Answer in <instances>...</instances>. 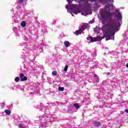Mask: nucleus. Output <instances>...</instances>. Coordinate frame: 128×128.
Masks as SVG:
<instances>
[{
	"mask_svg": "<svg viewBox=\"0 0 128 128\" xmlns=\"http://www.w3.org/2000/svg\"><path fill=\"white\" fill-rule=\"evenodd\" d=\"M48 104H48V103H47Z\"/></svg>",
	"mask_w": 128,
	"mask_h": 128,
	"instance_id": "nucleus-51",
	"label": "nucleus"
},
{
	"mask_svg": "<svg viewBox=\"0 0 128 128\" xmlns=\"http://www.w3.org/2000/svg\"><path fill=\"white\" fill-rule=\"evenodd\" d=\"M86 28H90V26L88 24H82V28L80 30H76L74 34L76 36H78V34H80L82 32H84Z\"/></svg>",
	"mask_w": 128,
	"mask_h": 128,
	"instance_id": "nucleus-6",
	"label": "nucleus"
},
{
	"mask_svg": "<svg viewBox=\"0 0 128 128\" xmlns=\"http://www.w3.org/2000/svg\"><path fill=\"white\" fill-rule=\"evenodd\" d=\"M56 21H55V22H53L52 23V24H56Z\"/></svg>",
	"mask_w": 128,
	"mask_h": 128,
	"instance_id": "nucleus-41",
	"label": "nucleus"
},
{
	"mask_svg": "<svg viewBox=\"0 0 128 128\" xmlns=\"http://www.w3.org/2000/svg\"><path fill=\"white\" fill-rule=\"evenodd\" d=\"M47 80H48V82L49 84H50V82H52V81L50 80V78H47Z\"/></svg>",
	"mask_w": 128,
	"mask_h": 128,
	"instance_id": "nucleus-29",
	"label": "nucleus"
},
{
	"mask_svg": "<svg viewBox=\"0 0 128 128\" xmlns=\"http://www.w3.org/2000/svg\"><path fill=\"white\" fill-rule=\"evenodd\" d=\"M42 31L43 32H46L47 30L46 28V26H44V28H42Z\"/></svg>",
	"mask_w": 128,
	"mask_h": 128,
	"instance_id": "nucleus-23",
	"label": "nucleus"
},
{
	"mask_svg": "<svg viewBox=\"0 0 128 128\" xmlns=\"http://www.w3.org/2000/svg\"><path fill=\"white\" fill-rule=\"evenodd\" d=\"M52 106H56V104H59V103L58 102H55L54 103H50Z\"/></svg>",
	"mask_w": 128,
	"mask_h": 128,
	"instance_id": "nucleus-28",
	"label": "nucleus"
},
{
	"mask_svg": "<svg viewBox=\"0 0 128 128\" xmlns=\"http://www.w3.org/2000/svg\"><path fill=\"white\" fill-rule=\"evenodd\" d=\"M94 32H98V30H102V28H100V27L96 26L94 28Z\"/></svg>",
	"mask_w": 128,
	"mask_h": 128,
	"instance_id": "nucleus-18",
	"label": "nucleus"
},
{
	"mask_svg": "<svg viewBox=\"0 0 128 128\" xmlns=\"http://www.w3.org/2000/svg\"><path fill=\"white\" fill-rule=\"evenodd\" d=\"M72 16H74V14H72Z\"/></svg>",
	"mask_w": 128,
	"mask_h": 128,
	"instance_id": "nucleus-47",
	"label": "nucleus"
},
{
	"mask_svg": "<svg viewBox=\"0 0 128 128\" xmlns=\"http://www.w3.org/2000/svg\"><path fill=\"white\" fill-rule=\"evenodd\" d=\"M44 110H46V108H44Z\"/></svg>",
	"mask_w": 128,
	"mask_h": 128,
	"instance_id": "nucleus-48",
	"label": "nucleus"
},
{
	"mask_svg": "<svg viewBox=\"0 0 128 128\" xmlns=\"http://www.w3.org/2000/svg\"><path fill=\"white\" fill-rule=\"evenodd\" d=\"M44 44H40V45H38V48H37V50H39V52H42V48H44Z\"/></svg>",
	"mask_w": 128,
	"mask_h": 128,
	"instance_id": "nucleus-10",
	"label": "nucleus"
},
{
	"mask_svg": "<svg viewBox=\"0 0 128 128\" xmlns=\"http://www.w3.org/2000/svg\"><path fill=\"white\" fill-rule=\"evenodd\" d=\"M11 106H12V104Z\"/></svg>",
	"mask_w": 128,
	"mask_h": 128,
	"instance_id": "nucleus-52",
	"label": "nucleus"
},
{
	"mask_svg": "<svg viewBox=\"0 0 128 128\" xmlns=\"http://www.w3.org/2000/svg\"><path fill=\"white\" fill-rule=\"evenodd\" d=\"M11 106H12V104Z\"/></svg>",
	"mask_w": 128,
	"mask_h": 128,
	"instance_id": "nucleus-53",
	"label": "nucleus"
},
{
	"mask_svg": "<svg viewBox=\"0 0 128 128\" xmlns=\"http://www.w3.org/2000/svg\"><path fill=\"white\" fill-rule=\"evenodd\" d=\"M0 105L1 106L2 108H4L6 106V104L4 102L0 103Z\"/></svg>",
	"mask_w": 128,
	"mask_h": 128,
	"instance_id": "nucleus-21",
	"label": "nucleus"
},
{
	"mask_svg": "<svg viewBox=\"0 0 128 128\" xmlns=\"http://www.w3.org/2000/svg\"><path fill=\"white\" fill-rule=\"evenodd\" d=\"M17 88H22V86H20V85H18L17 86Z\"/></svg>",
	"mask_w": 128,
	"mask_h": 128,
	"instance_id": "nucleus-39",
	"label": "nucleus"
},
{
	"mask_svg": "<svg viewBox=\"0 0 128 128\" xmlns=\"http://www.w3.org/2000/svg\"><path fill=\"white\" fill-rule=\"evenodd\" d=\"M39 118L42 120H45L44 124H46V122H52V116L50 114V113H46L42 116H40Z\"/></svg>",
	"mask_w": 128,
	"mask_h": 128,
	"instance_id": "nucleus-4",
	"label": "nucleus"
},
{
	"mask_svg": "<svg viewBox=\"0 0 128 128\" xmlns=\"http://www.w3.org/2000/svg\"><path fill=\"white\" fill-rule=\"evenodd\" d=\"M58 104H60V106H64V105L66 104V103H64V102H60Z\"/></svg>",
	"mask_w": 128,
	"mask_h": 128,
	"instance_id": "nucleus-35",
	"label": "nucleus"
},
{
	"mask_svg": "<svg viewBox=\"0 0 128 128\" xmlns=\"http://www.w3.org/2000/svg\"><path fill=\"white\" fill-rule=\"evenodd\" d=\"M92 36H90L87 38V40H90V42L92 40Z\"/></svg>",
	"mask_w": 128,
	"mask_h": 128,
	"instance_id": "nucleus-32",
	"label": "nucleus"
},
{
	"mask_svg": "<svg viewBox=\"0 0 128 128\" xmlns=\"http://www.w3.org/2000/svg\"><path fill=\"white\" fill-rule=\"evenodd\" d=\"M34 88H33L32 90L34 92H36V89H37V88H36V86H34Z\"/></svg>",
	"mask_w": 128,
	"mask_h": 128,
	"instance_id": "nucleus-30",
	"label": "nucleus"
},
{
	"mask_svg": "<svg viewBox=\"0 0 128 128\" xmlns=\"http://www.w3.org/2000/svg\"><path fill=\"white\" fill-rule=\"evenodd\" d=\"M114 2V0H110V2H109L104 4H107L105 6V9L102 10V11H100V14L101 18L102 14L106 16V14H112V15L110 16V18H111L112 22H114V24H117L118 26H120V22H122V14H120V10H116L118 12L117 14H116V13L114 12H110V8H112V10H114V4H112ZM114 14H115V18L113 20L112 16H114Z\"/></svg>",
	"mask_w": 128,
	"mask_h": 128,
	"instance_id": "nucleus-2",
	"label": "nucleus"
},
{
	"mask_svg": "<svg viewBox=\"0 0 128 128\" xmlns=\"http://www.w3.org/2000/svg\"><path fill=\"white\" fill-rule=\"evenodd\" d=\"M110 16H112L111 13L108 14L105 16L104 14L102 15V18L103 22H106V20H108V28H106L105 33L102 36H98V42H100L104 38H106V40H114V36L116 34V32H118L120 29L118 28V24H114V22L112 20Z\"/></svg>",
	"mask_w": 128,
	"mask_h": 128,
	"instance_id": "nucleus-1",
	"label": "nucleus"
},
{
	"mask_svg": "<svg viewBox=\"0 0 128 128\" xmlns=\"http://www.w3.org/2000/svg\"><path fill=\"white\" fill-rule=\"evenodd\" d=\"M66 2H68V6H77L72 4V0H66Z\"/></svg>",
	"mask_w": 128,
	"mask_h": 128,
	"instance_id": "nucleus-15",
	"label": "nucleus"
},
{
	"mask_svg": "<svg viewBox=\"0 0 128 128\" xmlns=\"http://www.w3.org/2000/svg\"><path fill=\"white\" fill-rule=\"evenodd\" d=\"M40 108L41 110H44V104H40Z\"/></svg>",
	"mask_w": 128,
	"mask_h": 128,
	"instance_id": "nucleus-31",
	"label": "nucleus"
},
{
	"mask_svg": "<svg viewBox=\"0 0 128 128\" xmlns=\"http://www.w3.org/2000/svg\"><path fill=\"white\" fill-rule=\"evenodd\" d=\"M94 124L95 126H96V128H98V126H102V123H100V122H94Z\"/></svg>",
	"mask_w": 128,
	"mask_h": 128,
	"instance_id": "nucleus-12",
	"label": "nucleus"
},
{
	"mask_svg": "<svg viewBox=\"0 0 128 128\" xmlns=\"http://www.w3.org/2000/svg\"><path fill=\"white\" fill-rule=\"evenodd\" d=\"M94 20H92L89 22V24H94Z\"/></svg>",
	"mask_w": 128,
	"mask_h": 128,
	"instance_id": "nucleus-36",
	"label": "nucleus"
},
{
	"mask_svg": "<svg viewBox=\"0 0 128 128\" xmlns=\"http://www.w3.org/2000/svg\"><path fill=\"white\" fill-rule=\"evenodd\" d=\"M74 2H98L100 4H108L110 2V0H74Z\"/></svg>",
	"mask_w": 128,
	"mask_h": 128,
	"instance_id": "nucleus-5",
	"label": "nucleus"
},
{
	"mask_svg": "<svg viewBox=\"0 0 128 128\" xmlns=\"http://www.w3.org/2000/svg\"><path fill=\"white\" fill-rule=\"evenodd\" d=\"M126 68H128V64H126Z\"/></svg>",
	"mask_w": 128,
	"mask_h": 128,
	"instance_id": "nucleus-46",
	"label": "nucleus"
},
{
	"mask_svg": "<svg viewBox=\"0 0 128 128\" xmlns=\"http://www.w3.org/2000/svg\"><path fill=\"white\" fill-rule=\"evenodd\" d=\"M19 128H24V126H22V124H19Z\"/></svg>",
	"mask_w": 128,
	"mask_h": 128,
	"instance_id": "nucleus-34",
	"label": "nucleus"
},
{
	"mask_svg": "<svg viewBox=\"0 0 128 128\" xmlns=\"http://www.w3.org/2000/svg\"><path fill=\"white\" fill-rule=\"evenodd\" d=\"M125 112H127V114H128V110L126 109L124 110Z\"/></svg>",
	"mask_w": 128,
	"mask_h": 128,
	"instance_id": "nucleus-40",
	"label": "nucleus"
},
{
	"mask_svg": "<svg viewBox=\"0 0 128 128\" xmlns=\"http://www.w3.org/2000/svg\"><path fill=\"white\" fill-rule=\"evenodd\" d=\"M95 6H98V2H95Z\"/></svg>",
	"mask_w": 128,
	"mask_h": 128,
	"instance_id": "nucleus-43",
	"label": "nucleus"
},
{
	"mask_svg": "<svg viewBox=\"0 0 128 128\" xmlns=\"http://www.w3.org/2000/svg\"><path fill=\"white\" fill-rule=\"evenodd\" d=\"M92 56H94V58L96 56V52L94 51L92 53Z\"/></svg>",
	"mask_w": 128,
	"mask_h": 128,
	"instance_id": "nucleus-27",
	"label": "nucleus"
},
{
	"mask_svg": "<svg viewBox=\"0 0 128 128\" xmlns=\"http://www.w3.org/2000/svg\"><path fill=\"white\" fill-rule=\"evenodd\" d=\"M58 90L60 92H64V87L59 86Z\"/></svg>",
	"mask_w": 128,
	"mask_h": 128,
	"instance_id": "nucleus-19",
	"label": "nucleus"
},
{
	"mask_svg": "<svg viewBox=\"0 0 128 128\" xmlns=\"http://www.w3.org/2000/svg\"><path fill=\"white\" fill-rule=\"evenodd\" d=\"M106 68H108V66H106Z\"/></svg>",
	"mask_w": 128,
	"mask_h": 128,
	"instance_id": "nucleus-50",
	"label": "nucleus"
},
{
	"mask_svg": "<svg viewBox=\"0 0 128 128\" xmlns=\"http://www.w3.org/2000/svg\"><path fill=\"white\" fill-rule=\"evenodd\" d=\"M76 112V110H74V107L72 106H68L67 112L68 114H72L73 112Z\"/></svg>",
	"mask_w": 128,
	"mask_h": 128,
	"instance_id": "nucleus-8",
	"label": "nucleus"
},
{
	"mask_svg": "<svg viewBox=\"0 0 128 128\" xmlns=\"http://www.w3.org/2000/svg\"><path fill=\"white\" fill-rule=\"evenodd\" d=\"M74 108H76V110H78V108H80V104L78 103L74 104Z\"/></svg>",
	"mask_w": 128,
	"mask_h": 128,
	"instance_id": "nucleus-14",
	"label": "nucleus"
},
{
	"mask_svg": "<svg viewBox=\"0 0 128 128\" xmlns=\"http://www.w3.org/2000/svg\"><path fill=\"white\" fill-rule=\"evenodd\" d=\"M18 2L19 4H24V0H18Z\"/></svg>",
	"mask_w": 128,
	"mask_h": 128,
	"instance_id": "nucleus-22",
	"label": "nucleus"
},
{
	"mask_svg": "<svg viewBox=\"0 0 128 128\" xmlns=\"http://www.w3.org/2000/svg\"><path fill=\"white\" fill-rule=\"evenodd\" d=\"M46 128V126L44 125H41L40 126V128Z\"/></svg>",
	"mask_w": 128,
	"mask_h": 128,
	"instance_id": "nucleus-37",
	"label": "nucleus"
},
{
	"mask_svg": "<svg viewBox=\"0 0 128 128\" xmlns=\"http://www.w3.org/2000/svg\"><path fill=\"white\" fill-rule=\"evenodd\" d=\"M84 12H82V14L83 16H87V14H92V11H90V6H86L84 7Z\"/></svg>",
	"mask_w": 128,
	"mask_h": 128,
	"instance_id": "nucleus-7",
	"label": "nucleus"
},
{
	"mask_svg": "<svg viewBox=\"0 0 128 128\" xmlns=\"http://www.w3.org/2000/svg\"><path fill=\"white\" fill-rule=\"evenodd\" d=\"M12 90H14V88H12Z\"/></svg>",
	"mask_w": 128,
	"mask_h": 128,
	"instance_id": "nucleus-49",
	"label": "nucleus"
},
{
	"mask_svg": "<svg viewBox=\"0 0 128 128\" xmlns=\"http://www.w3.org/2000/svg\"><path fill=\"white\" fill-rule=\"evenodd\" d=\"M64 44L66 48H70V43L68 41H64Z\"/></svg>",
	"mask_w": 128,
	"mask_h": 128,
	"instance_id": "nucleus-11",
	"label": "nucleus"
},
{
	"mask_svg": "<svg viewBox=\"0 0 128 128\" xmlns=\"http://www.w3.org/2000/svg\"><path fill=\"white\" fill-rule=\"evenodd\" d=\"M4 112L8 114V116H10V110H6Z\"/></svg>",
	"mask_w": 128,
	"mask_h": 128,
	"instance_id": "nucleus-20",
	"label": "nucleus"
},
{
	"mask_svg": "<svg viewBox=\"0 0 128 128\" xmlns=\"http://www.w3.org/2000/svg\"><path fill=\"white\" fill-rule=\"evenodd\" d=\"M44 72H42V80H44Z\"/></svg>",
	"mask_w": 128,
	"mask_h": 128,
	"instance_id": "nucleus-33",
	"label": "nucleus"
},
{
	"mask_svg": "<svg viewBox=\"0 0 128 128\" xmlns=\"http://www.w3.org/2000/svg\"><path fill=\"white\" fill-rule=\"evenodd\" d=\"M94 78H95L96 82H100V78H98V75L96 74H94Z\"/></svg>",
	"mask_w": 128,
	"mask_h": 128,
	"instance_id": "nucleus-16",
	"label": "nucleus"
},
{
	"mask_svg": "<svg viewBox=\"0 0 128 128\" xmlns=\"http://www.w3.org/2000/svg\"><path fill=\"white\" fill-rule=\"evenodd\" d=\"M14 80H15V82H20V77H16L15 78Z\"/></svg>",
	"mask_w": 128,
	"mask_h": 128,
	"instance_id": "nucleus-26",
	"label": "nucleus"
},
{
	"mask_svg": "<svg viewBox=\"0 0 128 128\" xmlns=\"http://www.w3.org/2000/svg\"><path fill=\"white\" fill-rule=\"evenodd\" d=\"M66 8L67 10V12L71 14H72V12L74 14H78L80 12V7L78 6L70 5V6H68V5L66 4Z\"/></svg>",
	"mask_w": 128,
	"mask_h": 128,
	"instance_id": "nucleus-3",
	"label": "nucleus"
},
{
	"mask_svg": "<svg viewBox=\"0 0 128 128\" xmlns=\"http://www.w3.org/2000/svg\"><path fill=\"white\" fill-rule=\"evenodd\" d=\"M68 66L66 65L64 68V72H68Z\"/></svg>",
	"mask_w": 128,
	"mask_h": 128,
	"instance_id": "nucleus-24",
	"label": "nucleus"
},
{
	"mask_svg": "<svg viewBox=\"0 0 128 128\" xmlns=\"http://www.w3.org/2000/svg\"><path fill=\"white\" fill-rule=\"evenodd\" d=\"M65 86H68V83H64Z\"/></svg>",
	"mask_w": 128,
	"mask_h": 128,
	"instance_id": "nucleus-45",
	"label": "nucleus"
},
{
	"mask_svg": "<svg viewBox=\"0 0 128 128\" xmlns=\"http://www.w3.org/2000/svg\"><path fill=\"white\" fill-rule=\"evenodd\" d=\"M52 76H56V74H58V72L56 71H53L52 72Z\"/></svg>",
	"mask_w": 128,
	"mask_h": 128,
	"instance_id": "nucleus-25",
	"label": "nucleus"
},
{
	"mask_svg": "<svg viewBox=\"0 0 128 128\" xmlns=\"http://www.w3.org/2000/svg\"><path fill=\"white\" fill-rule=\"evenodd\" d=\"M26 22H24V21H22V22H21V23H20V26H22V28H26Z\"/></svg>",
	"mask_w": 128,
	"mask_h": 128,
	"instance_id": "nucleus-17",
	"label": "nucleus"
},
{
	"mask_svg": "<svg viewBox=\"0 0 128 128\" xmlns=\"http://www.w3.org/2000/svg\"><path fill=\"white\" fill-rule=\"evenodd\" d=\"M98 42V36L96 38H91V41H90L88 44H90V42Z\"/></svg>",
	"mask_w": 128,
	"mask_h": 128,
	"instance_id": "nucleus-13",
	"label": "nucleus"
},
{
	"mask_svg": "<svg viewBox=\"0 0 128 128\" xmlns=\"http://www.w3.org/2000/svg\"><path fill=\"white\" fill-rule=\"evenodd\" d=\"M125 52H126V54H128V49L127 50H125Z\"/></svg>",
	"mask_w": 128,
	"mask_h": 128,
	"instance_id": "nucleus-42",
	"label": "nucleus"
},
{
	"mask_svg": "<svg viewBox=\"0 0 128 128\" xmlns=\"http://www.w3.org/2000/svg\"><path fill=\"white\" fill-rule=\"evenodd\" d=\"M44 46H45V48H48V45H44Z\"/></svg>",
	"mask_w": 128,
	"mask_h": 128,
	"instance_id": "nucleus-38",
	"label": "nucleus"
},
{
	"mask_svg": "<svg viewBox=\"0 0 128 128\" xmlns=\"http://www.w3.org/2000/svg\"><path fill=\"white\" fill-rule=\"evenodd\" d=\"M107 74H108V76H110V72H108V73Z\"/></svg>",
	"mask_w": 128,
	"mask_h": 128,
	"instance_id": "nucleus-44",
	"label": "nucleus"
},
{
	"mask_svg": "<svg viewBox=\"0 0 128 128\" xmlns=\"http://www.w3.org/2000/svg\"><path fill=\"white\" fill-rule=\"evenodd\" d=\"M20 78L21 82H24L28 80V78L24 76V74L22 73H20Z\"/></svg>",
	"mask_w": 128,
	"mask_h": 128,
	"instance_id": "nucleus-9",
	"label": "nucleus"
}]
</instances>
